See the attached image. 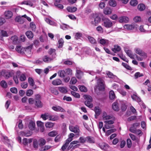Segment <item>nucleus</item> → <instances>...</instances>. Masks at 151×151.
Segmentation results:
<instances>
[{
	"label": "nucleus",
	"mask_w": 151,
	"mask_h": 151,
	"mask_svg": "<svg viewBox=\"0 0 151 151\" xmlns=\"http://www.w3.org/2000/svg\"><path fill=\"white\" fill-rule=\"evenodd\" d=\"M15 21L20 24H22L24 22V19L22 17H17L15 19Z\"/></svg>",
	"instance_id": "393cba45"
},
{
	"label": "nucleus",
	"mask_w": 151,
	"mask_h": 151,
	"mask_svg": "<svg viewBox=\"0 0 151 151\" xmlns=\"http://www.w3.org/2000/svg\"><path fill=\"white\" fill-rule=\"evenodd\" d=\"M30 27L33 31H35L36 27L35 24L33 22H31L30 24Z\"/></svg>",
	"instance_id": "13d9d810"
},
{
	"label": "nucleus",
	"mask_w": 151,
	"mask_h": 151,
	"mask_svg": "<svg viewBox=\"0 0 151 151\" xmlns=\"http://www.w3.org/2000/svg\"><path fill=\"white\" fill-rule=\"evenodd\" d=\"M104 12L105 14H109L111 13V10L109 7H106L104 9Z\"/></svg>",
	"instance_id": "f704fd0d"
},
{
	"label": "nucleus",
	"mask_w": 151,
	"mask_h": 151,
	"mask_svg": "<svg viewBox=\"0 0 151 151\" xmlns=\"http://www.w3.org/2000/svg\"><path fill=\"white\" fill-rule=\"evenodd\" d=\"M52 109L54 111L57 112L60 111L62 112H63L64 111L63 108L59 106H52Z\"/></svg>",
	"instance_id": "6ab92c4d"
},
{
	"label": "nucleus",
	"mask_w": 151,
	"mask_h": 151,
	"mask_svg": "<svg viewBox=\"0 0 151 151\" xmlns=\"http://www.w3.org/2000/svg\"><path fill=\"white\" fill-rule=\"evenodd\" d=\"M1 74L6 79H8L11 76L10 71L8 70H2L1 72Z\"/></svg>",
	"instance_id": "0eeeda50"
},
{
	"label": "nucleus",
	"mask_w": 151,
	"mask_h": 151,
	"mask_svg": "<svg viewBox=\"0 0 151 151\" xmlns=\"http://www.w3.org/2000/svg\"><path fill=\"white\" fill-rule=\"evenodd\" d=\"M62 81L59 79L57 78L53 80L52 82V84L54 86H58L61 84Z\"/></svg>",
	"instance_id": "ddd939ff"
},
{
	"label": "nucleus",
	"mask_w": 151,
	"mask_h": 151,
	"mask_svg": "<svg viewBox=\"0 0 151 151\" xmlns=\"http://www.w3.org/2000/svg\"><path fill=\"white\" fill-rule=\"evenodd\" d=\"M108 40L104 39H101L99 41V42L101 45L103 46H105L107 44Z\"/></svg>",
	"instance_id": "5701e85b"
},
{
	"label": "nucleus",
	"mask_w": 151,
	"mask_h": 151,
	"mask_svg": "<svg viewBox=\"0 0 151 151\" xmlns=\"http://www.w3.org/2000/svg\"><path fill=\"white\" fill-rule=\"evenodd\" d=\"M76 70V77L78 79H81L82 76L83 75V72L80 70L77 69Z\"/></svg>",
	"instance_id": "aec40b11"
},
{
	"label": "nucleus",
	"mask_w": 151,
	"mask_h": 151,
	"mask_svg": "<svg viewBox=\"0 0 151 151\" xmlns=\"http://www.w3.org/2000/svg\"><path fill=\"white\" fill-rule=\"evenodd\" d=\"M109 5L113 7H115L116 5V3L114 0H110L109 1Z\"/></svg>",
	"instance_id": "ea45409f"
},
{
	"label": "nucleus",
	"mask_w": 151,
	"mask_h": 151,
	"mask_svg": "<svg viewBox=\"0 0 151 151\" xmlns=\"http://www.w3.org/2000/svg\"><path fill=\"white\" fill-rule=\"evenodd\" d=\"M86 100L85 102V104L88 107L91 108L93 106V105L91 103L92 101V98L90 96L88 95L84 96Z\"/></svg>",
	"instance_id": "7ed1b4c3"
},
{
	"label": "nucleus",
	"mask_w": 151,
	"mask_h": 151,
	"mask_svg": "<svg viewBox=\"0 0 151 151\" xmlns=\"http://www.w3.org/2000/svg\"><path fill=\"white\" fill-rule=\"evenodd\" d=\"M79 142L82 144H84L85 142H87L86 137H81L79 139Z\"/></svg>",
	"instance_id": "72a5a7b5"
},
{
	"label": "nucleus",
	"mask_w": 151,
	"mask_h": 151,
	"mask_svg": "<svg viewBox=\"0 0 151 151\" xmlns=\"http://www.w3.org/2000/svg\"><path fill=\"white\" fill-rule=\"evenodd\" d=\"M106 74L108 77L110 78L115 79L117 78V77L116 76L114 75L112 73L109 71L106 72Z\"/></svg>",
	"instance_id": "e433bc0d"
},
{
	"label": "nucleus",
	"mask_w": 151,
	"mask_h": 151,
	"mask_svg": "<svg viewBox=\"0 0 151 151\" xmlns=\"http://www.w3.org/2000/svg\"><path fill=\"white\" fill-rule=\"evenodd\" d=\"M69 27V26L65 24H62L60 25V28L63 30H65L68 29Z\"/></svg>",
	"instance_id": "680f3d73"
},
{
	"label": "nucleus",
	"mask_w": 151,
	"mask_h": 151,
	"mask_svg": "<svg viewBox=\"0 0 151 151\" xmlns=\"http://www.w3.org/2000/svg\"><path fill=\"white\" fill-rule=\"evenodd\" d=\"M96 30L99 33H102L103 32V30L101 26H99L96 28Z\"/></svg>",
	"instance_id": "338daca9"
},
{
	"label": "nucleus",
	"mask_w": 151,
	"mask_h": 151,
	"mask_svg": "<svg viewBox=\"0 0 151 151\" xmlns=\"http://www.w3.org/2000/svg\"><path fill=\"white\" fill-rule=\"evenodd\" d=\"M137 8L140 11H142L145 9V7L144 4H141L138 5Z\"/></svg>",
	"instance_id": "a19ab883"
},
{
	"label": "nucleus",
	"mask_w": 151,
	"mask_h": 151,
	"mask_svg": "<svg viewBox=\"0 0 151 151\" xmlns=\"http://www.w3.org/2000/svg\"><path fill=\"white\" fill-rule=\"evenodd\" d=\"M33 45L31 44L24 48V51L27 54H30L31 52V50L32 48Z\"/></svg>",
	"instance_id": "dca6fc26"
},
{
	"label": "nucleus",
	"mask_w": 151,
	"mask_h": 151,
	"mask_svg": "<svg viewBox=\"0 0 151 151\" xmlns=\"http://www.w3.org/2000/svg\"><path fill=\"white\" fill-rule=\"evenodd\" d=\"M59 90L60 92L63 93H65L68 91L66 88L63 87H59Z\"/></svg>",
	"instance_id": "473e14b6"
},
{
	"label": "nucleus",
	"mask_w": 151,
	"mask_h": 151,
	"mask_svg": "<svg viewBox=\"0 0 151 151\" xmlns=\"http://www.w3.org/2000/svg\"><path fill=\"white\" fill-rule=\"evenodd\" d=\"M127 146L128 148H130L132 145V142L131 140L129 138H128L127 140Z\"/></svg>",
	"instance_id": "864d4df0"
},
{
	"label": "nucleus",
	"mask_w": 151,
	"mask_h": 151,
	"mask_svg": "<svg viewBox=\"0 0 151 151\" xmlns=\"http://www.w3.org/2000/svg\"><path fill=\"white\" fill-rule=\"evenodd\" d=\"M129 21V18L125 16H123L120 17L119 19V21L120 22L127 23Z\"/></svg>",
	"instance_id": "4468645a"
},
{
	"label": "nucleus",
	"mask_w": 151,
	"mask_h": 151,
	"mask_svg": "<svg viewBox=\"0 0 151 151\" xmlns=\"http://www.w3.org/2000/svg\"><path fill=\"white\" fill-rule=\"evenodd\" d=\"M26 35L29 39H32L33 37V34L30 31H28L26 32Z\"/></svg>",
	"instance_id": "7c9ffc66"
},
{
	"label": "nucleus",
	"mask_w": 151,
	"mask_h": 151,
	"mask_svg": "<svg viewBox=\"0 0 151 151\" xmlns=\"http://www.w3.org/2000/svg\"><path fill=\"white\" fill-rule=\"evenodd\" d=\"M94 111L95 113V117L97 118L98 116L100 114L101 110L98 107H96L94 108Z\"/></svg>",
	"instance_id": "4be33fe9"
},
{
	"label": "nucleus",
	"mask_w": 151,
	"mask_h": 151,
	"mask_svg": "<svg viewBox=\"0 0 151 151\" xmlns=\"http://www.w3.org/2000/svg\"><path fill=\"white\" fill-rule=\"evenodd\" d=\"M95 17L93 21L91 22V24L95 26L99 23L101 21V18L99 17L97 15V14L95 15Z\"/></svg>",
	"instance_id": "6e6552de"
},
{
	"label": "nucleus",
	"mask_w": 151,
	"mask_h": 151,
	"mask_svg": "<svg viewBox=\"0 0 151 151\" xmlns=\"http://www.w3.org/2000/svg\"><path fill=\"white\" fill-rule=\"evenodd\" d=\"M35 122L33 121H30L29 123V129L31 130H33L35 128Z\"/></svg>",
	"instance_id": "cd10ccee"
},
{
	"label": "nucleus",
	"mask_w": 151,
	"mask_h": 151,
	"mask_svg": "<svg viewBox=\"0 0 151 151\" xmlns=\"http://www.w3.org/2000/svg\"><path fill=\"white\" fill-rule=\"evenodd\" d=\"M21 4L29 5L31 6H33V4L31 0H24L21 2Z\"/></svg>",
	"instance_id": "f3484780"
},
{
	"label": "nucleus",
	"mask_w": 151,
	"mask_h": 151,
	"mask_svg": "<svg viewBox=\"0 0 151 151\" xmlns=\"http://www.w3.org/2000/svg\"><path fill=\"white\" fill-rule=\"evenodd\" d=\"M134 76L135 78L137 79L138 77L143 76V75L142 73H140L139 72H137L135 73Z\"/></svg>",
	"instance_id": "0e129e2a"
},
{
	"label": "nucleus",
	"mask_w": 151,
	"mask_h": 151,
	"mask_svg": "<svg viewBox=\"0 0 151 151\" xmlns=\"http://www.w3.org/2000/svg\"><path fill=\"white\" fill-rule=\"evenodd\" d=\"M96 88L100 91H103L104 90V82L102 78H99L97 80Z\"/></svg>",
	"instance_id": "f03ea898"
},
{
	"label": "nucleus",
	"mask_w": 151,
	"mask_h": 151,
	"mask_svg": "<svg viewBox=\"0 0 151 151\" xmlns=\"http://www.w3.org/2000/svg\"><path fill=\"white\" fill-rule=\"evenodd\" d=\"M127 55L131 58L134 59V56L133 54L132 53V52L130 50H129L128 51L126 52Z\"/></svg>",
	"instance_id": "052dcab7"
},
{
	"label": "nucleus",
	"mask_w": 151,
	"mask_h": 151,
	"mask_svg": "<svg viewBox=\"0 0 151 151\" xmlns=\"http://www.w3.org/2000/svg\"><path fill=\"white\" fill-rule=\"evenodd\" d=\"M14 44H16L17 43L18 37L16 36H14L12 37L11 38Z\"/></svg>",
	"instance_id": "37998d69"
},
{
	"label": "nucleus",
	"mask_w": 151,
	"mask_h": 151,
	"mask_svg": "<svg viewBox=\"0 0 151 151\" xmlns=\"http://www.w3.org/2000/svg\"><path fill=\"white\" fill-rule=\"evenodd\" d=\"M115 95L114 92L113 91H110L109 92V97L110 99H114L115 98Z\"/></svg>",
	"instance_id": "c9c22d12"
},
{
	"label": "nucleus",
	"mask_w": 151,
	"mask_h": 151,
	"mask_svg": "<svg viewBox=\"0 0 151 151\" xmlns=\"http://www.w3.org/2000/svg\"><path fill=\"white\" fill-rule=\"evenodd\" d=\"M99 145L100 148L104 150L107 149V147H108V145L104 142H101L99 144Z\"/></svg>",
	"instance_id": "bb28decb"
},
{
	"label": "nucleus",
	"mask_w": 151,
	"mask_h": 151,
	"mask_svg": "<svg viewBox=\"0 0 151 151\" xmlns=\"http://www.w3.org/2000/svg\"><path fill=\"white\" fill-rule=\"evenodd\" d=\"M112 118V116L109 115H107L106 112H104L103 113V119L104 120L109 119Z\"/></svg>",
	"instance_id": "a878e982"
},
{
	"label": "nucleus",
	"mask_w": 151,
	"mask_h": 151,
	"mask_svg": "<svg viewBox=\"0 0 151 151\" xmlns=\"http://www.w3.org/2000/svg\"><path fill=\"white\" fill-rule=\"evenodd\" d=\"M41 117L44 120L49 119V120L53 121H56L59 119V117L58 116L56 115H52L48 113L42 114Z\"/></svg>",
	"instance_id": "f257e3e1"
},
{
	"label": "nucleus",
	"mask_w": 151,
	"mask_h": 151,
	"mask_svg": "<svg viewBox=\"0 0 151 151\" xmlns=\"http://www.w3.org/2000/svg\"><path fill=\"white\" fill-rule=\"evenodd\" d=\"M55 50L53 48H50L49 50L48 53L51 56V57L53 59L56 57V54L55 53Z\"/></svg>",
	"instance_id": "1a4fd4ad"
},
{
	"label": "nucleus",
	"mask_w": 151,
	"mask_h": 151,
	"mask_svg": "<svg viewBox=\"0 0 151 151\" xmlns=\"http://www.w3.org/2000/svg\"><path fill=\"white\" fill-rule=\"evenodd\" d=\"M67 10L70 12H74L77 10V8L74 6H69L67 8Z\"/></svg>",
	"instance_id": "b1692460"
},
{
	"label": "nucleus",
	"mask_w": 151,
	"mask_h": 151,
	"mask_svg": "<svg viewBox=\"0 0 151 151\" xmlns=\"http://www.w3.org/2000/svg\"><path fill=\"white\" fill-rule=\"evenodd\" d=\"M58 74V75L61 78H63L65 76L66 72L64 70H59Z\"/></svg>",
	"instance_id": "c756f323"
},
{
	"label": "nucleus",
	"mask_w": 151,
	"mask_h": 151,
	"mask_svg": "<svg viewBox=\"0 0 151 151\" xmlns=\"http://www.w3.org/2000/svg\"><path fill=\"white\" fill-rule=\"evenodd\" d=\"M112 108L113 109L116 111H118L119 109V104L117 102H114L112 104Z\"/></svg>",
	"instance_id": "412c9836"
},
{
	"label": "nucleus",
	"mask_w": 151,
	"mask_h": 151,
	"mask_svg": "<svg viewBox=\"0 0 151 151\" xmlns=\"http://www.w3.org/2000/svg\"><path fill=\"white\" fill-rule=\"evenodd\" d=\"M45 21L48 24L51 25H54L55 23L54 22L51 20L50 19L48 18H46L45 19Z\"/></svg>",
	"instance_id": "6e6d98bb"
},
{
	"label": "nucleus",
	"mask_w": 151,
	"mask_h": 151,
	"mask_svg": "<svg viewBox=\"0 0 151 151\" xmlns=\"http://www.w3.org/2000/svg\"><path fill=\"white\" fill-rule=\"evenodd\" d=\"M136 128L132 125L130 128L129 129V131L131 132L134 133H136Z\"/></svg>",
	"instance_id": "69168bd1"
},
{
	"label": "nucleus",
	"mask_w": 151,
	"mask_h": 151,
	"mask_svg": "<svg viewBox=\"0 0 151 151\" xmlns=\"http://www.w3.org/2000/svg\"><path fill=\"white\" fill-rule=\"evenodd\" d=\"M88 38L89 42L92 44H96L97 43L96 40L93 37L90 36H88Z\"/></svg>",
	"instance_id": "2f4dec72"
},
{
	"label": "nucleus",
	"mask_w": 151,
	"mask_h": 151,
	"mask_svg": "<svg viewBox=\"0 0 151 151\" xmlns=\"http://www.w3.org/2000/svg\"><path fill=\"white\" fill-rule=\"evenodd\" d=\"M64 42V41L62 38H61L60 39L58 40V42L59 44L58 47L59 48L62 47L63 45Z\"/></svg>",
	"instance_id": "8fccbe9b"
},
{
	"label": "nucleus",
	"mask_w": 151,
	"mask_h": 151,
	"mask_svg": "<svg viewBox=\"0 0 151 151\" xmlns=\"http://www.w3.org/2000/svg\"><path fill=\"white\" fill-rule=\"evenodd\" d=\"M53 123L51 122H48L45 124V126L47 128H51L54 126Z\"/></svg>",
	"instance_id": "bf43d9fd"
},
{
	"label": "nucleus",
	"mask_w": 151,
	"mask_h": 151,
	"mask_svg": "<svg viewBox=\"0 0 151 151\" xmlns=\"http://www.w3.org/2000/svg\"><path fill=\"white\" fill-rule=\"evenodd\" d=\"M82 36V34L81 33L77 32L76 33L75 37V38L78 40L80 39Z\"/></svg>",
	"instance_id": "e2e57ef3"
},
{
	"label": "nucleus",
	"mask_w": 151,
	"mask_h": 151,
	"mask_svg": "<svg viewBox=\"0 0 151 151\" xmlns=\"http://www.w3.org/2000/svg\"><path fill=\"white\" fill-rule=\"evenodd\" d=\"M69 128L70 130L76 134V135L78 136L79 135L80 129L78 125H76L74 126H70Z\"/></svg>",
	"instance_id": "20e7f679"
},
{
	"label": "nucleus",
	"mask_w": 151,
	"mask_h": 151,
	"mask_svg": "<svg viewBox=\"0 0 151 151\" xmlns=\"http://www.w3.org/2000/svg\"><path fill=\"white\" fill-rule=\"evenodd\" d=\"M124 28L126 29L132 30L134 29V27L132 25L126 24L124 26Z\"/></svg>",
	"instance_id": "58836bf2"
},
{
	"label": "nucleus",
	"mask_w": 151,
	"mask_h": 151,
	"mask_svg": "<svg viewBox=\"0 0 151 151\" xmlns=\"http://www.w3.org/2000/svg\"><path fill=\"white\" fill-rule=\"evenodd\" d=\"M42 59L43 61L46 63H49L53 59L51 57H49L48 55L44 56Z\"/></svg>",
	"instance_id": "9d476101"
},
{
	"label": "nucleus",
	"mask_w": 151,
	"mask_h": 151,
	"mask_svg": "<svg viewBox=\"0 0 151 151\" xmlns=\"http://www.w3.org/2000/svg\"><path fill=\"white\" fill-rule=\"evenodd\" d=\"M134 50L135 52L142 56L144 58H146L147 57V54L144 52H143L141 49L139 48H135Z\"/></svg>",
	"instance_id": "423d86ee"
},
{
	"label": "nucleus",
	"mask_w": 151,
	"mask_h": 151,
	"mask_svg": "<svg viewBox=\"0 0 151 151\" xmlns=\"http://www.w3.org/2000/svg\"><path fill=\"white\" fill-rule=\"evenodd\" d=\"M138 1L137 0H131L130 1V4L133 6H135L138 4Z\"/></svg>",
	"instance_id": "5fc2aeb1"
},
{
	"label": "nucleus",
	"mask_w": 151,
	"mask_h": 151,
	"mask_svg": "<svg viewBox=\"0 0 151 151\" xmlns=\"http://www.w3.org/2000/svg\"><path fill=\"white\" fill-rule=\"evenodd\" d=\"M1 86L3 88H6L7 87L6 82L4 80H2L0 82Z\"/></svg>",
	"instance_id": "49530a36"
},
{
	"label": "nucleus",
	"mask_w": 151,
	"mask_h": 151,
	"mask_svg": "<svg viewBox=\"0 0 151 151\" xmlns=\"http://www.w3.org/2000/svg\"><path fill=\"white\" fill-rule=\"evenodd\" d=\"M121 50L120 47L117 45H115L113 49V51L115 53H116L117 52H119Z\"/></svg>",
	"instance_id": "4c0bfd02"
},
{
	"label": "nucleus",
	"mask_w": 151,
	"mask_h": 151,
	"mask_svg": "<svg viewBox=\"0 0 151 151\" xmlns=\"http://www.w3.org/2000/svg\"><path fill=\"white\" fill-rule=\"evenodd\" d=\"M21 86L22 88L25 89L27 87L28 84L27 82H24L21 83Z\"/></svg>",
	"instance_id": "774afa93"
},
{
	"label": "nucleus",
	"mask_w": 151,
	"mask_h": 151,
	"mask_svg": "<svg viewBox=\"0 0 151 151\" xmlns=\"http://www.w3.org/2000/svg\"><path fill=\"white\" fill-rule=\"evenodd\" d=\"M15 49L16 51L19 53H20L21 54H23L24 53V48H23L20 45L17 46Z\"/></svg>",
	"instance_id": "f8f14e48"
},
{
	"label": "nucleus",
	"mask_w": 151,
	"mask_h": 151,
	"mask_svg": "<svg viewBox=\"0 0 151 151\" xmlns=\"http://www.w3.org/2000/svg\"><path fill=\"white\" fill-rule=\"evenodd\" d=\"M103 25L106 28L111 27L113 26L112 22L107 18H105L103 19Z\"/></svg>",
	"instance_id": "39448f33"
},
{
	"label": "nucleus",
	"mask_w": 151,
	"mask_h": 151,
	"mask_svg": "<svg viewBox=\"0 0 151 151\" xmlns=\"http://www.w3.org/2000/svg\"><path fill=\"white\" fill-rule=\"evenodd\" d=\"M20 135L22 136L29 137L31 135L32 132L29 131H21L20 132Z\"/></svg>",
	"instance_id": "2eb2a0df"
},
{
	"label": "nucleus",
	"mask_w": 151,
	"mask_h": 151,
	"mask_svg": "<svg viewBox=\"0 0 151 151\" xmlns=\"http://www.w3.org/2000/svg\"><path fill=\"white\" fill-rule=\"evenodd\" d=\"M39 142V145L41 146H43L46 143V140L43 138H41L40 139Z\"/></svg>",
	"instance_id": "79ce46f5"
},
{
	"label": "nucleus",
	"mask_w": 151,
	"mask_h": 151,
	"mask_svg": "<svg viewBox=\"0 0 151 151\" xmlns=\"http://www.w3.org/2000/svg\"><path fill=\"white\" fill-rule=\"evenodd\" d=\"M79 88L81 91L85 92L87 91V88L84 86H79Z\"/></svg>",
	"instance_id": "c03bdc74"
},
{
	"label": "nucleus",
	"mask_w": 151,
	"mask_h": 151,
	"mask_svg": "<svg viewBox=\"0 0 151 151\" xmlns=\"http://www.w3.org/2000/svg\"><path fill=\"white\" fill-rule=\"evenodd\" d=\"M4 15L6 19H9L12 17L13 13L11 11H7L4 12Z\"/></svg>",
	"instance_id": "9b49d317"
},
{
	"label": "nucleus",
	"mask_w": 151,
	"mask_h": 151,
	"mask_svg": "<svg viewBox=\"0 0 151 151\" xmlns=\"http://www.w3.org/2000/svg\"><path fill=\"white\" fill-rule=\"evenodd\" d=\"M3 138L4 140V142L8 144V147L11 146L10 143L11 140L8 139V137L6 136L3 137Z\"/></svg>",
	"instance_id": "de8ad7c7"
},
{
	"label": "nucleus",
	"mask_w": 151,
	"mask_h": 151,
	"mask_svg": "<svg viewBox=\"0 0 151 151\" xmlns=\"http://www.w3.org/2000/svg\"><path fill=\"white\" fill-rule=\"evenodd\" d=\"M51 147V146L48 145H46L41 148L40 150L42 151H45L50 149Z\"/></svg>",
	"instance_id": "603ef678"
},
{
	"label": "nucleus",
	"mask_w": 151,
	"mask_h": 151,
	"mask_svg": "<svg viewBox=\"0 0 151 151\" xmlns=\"http://www.w3.org/2000/svg\"><path fill=\"white\" fill-rule=\"evenodd\" d=\"M87 142L90 143H95V139L94 138L91 136H88L86 137Z\"/></svg>",
	"instance_id": "a211bd4d"
},
{
	"label": "nucleus",
	"mask_w": 151,
	"mask_h": 151,
	"mask_svg": "<svg viewBox=\"0 0 151 151\" xmlns=\"http://www.w3.org/2000/svg\"><path fill=\"white\" fill-rule=\"evenodd\" d=\"M35 104L38 108H41L42 107V105L41 102L39 99H35Z\"/></svg>",
	"instance_id": "c85d7f7f"
},
{
	"label": "nucleus",
	"mask_w": 151,
	"mask_h": 151,
	"mask_svg": "<svg viewBox=\"0 0 151 151\" xmlns=\"http://www.w3.org/2000/svg\"><path fill=\"white\" fill-rule=\"evenodd\" d=\"M33 91L32 89H29L26 92V95L28 96H31L33 93Z\"/></svg>",
	"instance_id": "09e8293b"
},
{
	"label": "nucleus",
	"mask_w": 151,
	"mask_h": 151,
	"mask_svg": "<svg viewBox=\"0 0 151 151\" xmlns=\"http://www.w3.org/2000/svg\"><path fill=\"white\" fill-rule=\"evenodd\" d=\"M57 131H53L48 134V136L50 137H54L56 136L57 134Z\"/></svg>",
	"instance_id": "a18cd8bd"
},
{
	"label": "nucleus",
	"mask_w": 151,
	"mask_h": 151,
	"mask_svg": "<svg viewBox=\"0 0 151 151\" xmlns=\"http://www.w3.org/2000/svg\"><path fill=\"white\" fill-rule=\"evenodd\" d=\"M71 93L73 96L76 98H80V95L78 93H76L73 91H71Z\"/></svg>",
	"instance_id": "3c124183"
},
{
	"label": "nucleus",
	"mask_w": 151,
	"mask_h": 151,
	"mask_svg": "<svg viewBox=\"0 0 151 151\" xmlns=\"http://www.w3.org/2000/svg\"><path fill=\"white\" fill-rule=\"evenodd\" d=\"M116 131V129H111L108 130L106 132V134L107 135L109 136L111 133H113Z\"/></svg>",
	"instance_id": "4d7b16f0"
}]
</instances>
